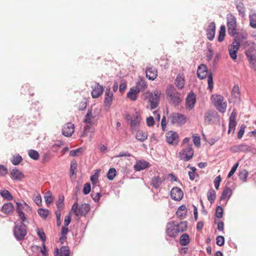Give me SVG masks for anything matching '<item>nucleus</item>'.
I'll use <instances>...</instances> for the list:
<instances>
[{
  "label": "nucleus",
  "mask_w": 256,
  "mask_h": 256,
  "mask_svg": "<svg viewBox=\"0 0 256 256\" xmlns=\"http://www.w3.org/2000/svg\"><path fill=\"white\" fill-rule=\"evenodd\" d=\"M36 231V234L39 237L40 239L42 242V243H44L46 240V237L43 229H40L38 228H37Z\"/></svg>",
  "instance_id": "49"
},
{
  "label": "nucleus",
  "mask_w": 256,
  "mask_h": 256,
  "mask_svg": "<svg viewBox=\"0 0 256 256\" xmlns=\"http://www.w3.org/2000/svg\"><path fill=\"white\" fill-rule=\"evenodd\" d=\"M226 35V27L222 25L220 27V30L218 33V40L220 42L224 40Z\"/></svg>",
  "instance_id": "40"
},
{
  "label": "nucleus",
  "mask_w": 256,
  "mask_h": 256,
  "mask_svg": "<svg viewBox=\"0 0 256 256\" xmlns=\"http://www.w3.org/2000/svg\"><path fill=\"white\" fill-rule=\"evenodd\" d=\"M250 64H251L252 68L256 70V58L255 54L252 56V58H248Z\"/></svg>",
  "instance_id": "59"
},
{
  "label": "nucleus",
  "mask_w": 256,
  "mask_h": 256,
  "mask_svg": "<svg viewBox=\"0 0 256 256\" xmlns=\"http://www.w3.org/2000/svg\"><path fill=\"white\" fill-rule=\"evenodd\" d=\"M90 184L89 183L85 184L82 189L84 194L85 195L88 194L90 192Z\"/></svg>",
  "instance_id": "63"
},
{
  "label": "nucleus",
  "mask_w": 256,
  "mask_h": 256,
  "mask_svg": "<svg viewBox=\"0 0 256 256\" xmlns=\"http://www.w3.org/2000/svg\"><path fill=\"white\" fill-rule=\"evenodd\" d=\"M166 142L170 145L176 146L179 142V137L177 132L170 131L166 134Z\"/></svg>",
  "instance_id": "6"
},
{
  "label": "nucleus",
  "mask_w": 256,
  "mask_h": 256,
  "mask_svg": "<svg viewBox=\"0 0 256 256\" xmlns=\"http://www.w3.org/2000/svg\"><path fill=\"white\" fill-rule=\"evenodd\" d=\"M166 93L167 98L174 96L175 94H179L176 88L172 85H170L167 87Z\"/></svg>",
  "instance_id": "30"
},
{
  "label": "nucleus",
  "mask_w": 256,
  "mask_h": 256,
  "mask_svg": "<svg viewBox=\"0 0 256 256\" xmlns=\"http://www.w3.org/2000/svg\"><path fill=\"white\" fill-rule=\"evenodd\" d=\"M251 147L245 144H240L236 146V150L234 152H250L251 150Z\"/></svg>",
  "instance_id": "29"
},
{
  "label": "nucleus",
  "mask_w": 256,
  "mask_h": 256,
  "mask_svg": "<svg viewBox=\"0 0 256 256\" xmlns=\"http://www.w3.org/2000/svg\"><path fill=\"white\" fill-rule=\"evenodd\" d=\"M208 200L212 204L214 202L216 198V192L213 189L210 190L207 193Z\"/></svg>",
  "instance_id": "36"
},
{
  "label": "nucleus",
  "mask_w": 256,
  "mask_h": 256,
  "mask_svg": "<svg viewBox=\"0 0 256 256\" xmlns=\"http://www.w3.org/2000/svg\"><path fill=\"white\" fill-rule=\"evenodd\" d=\"M232 194V190L229 187H226L222 192L220 200H222L226 199L228 200Z\"/></svg>",
  "instance_id": "28"
},
{
  "label": "nucleus",
  "mask_w": 256,
  "mask_h": 256,
  "mask_svg": "<svg viewBox=\"0 0 256 256\" xmlns=\"http://www.w3.org/2000/svg\"><path fill=\"white\" fill-rule=\"evenodd\" d=\"M242 1L243 0H235L234 4L239 14L242 17H244L245 16L246 9Z\"/></svg>",
  "instance_id": "22"
},
{
  "label": "nucleus",
  "mask_w": 256,
  "mask_h": 256,
  "mask_svg": "<svg viewBox=\"0 0 256 256\" xmlns=\"http://www.w3.org/2000/svg\"><path fill=\"white\" fill-rule=\"evenodd\" d=\"M190 242V237L188 234H184L180 238V243L182 246H186L189 244Z\"/></svg>",
  "instance_id": "33"
},
{
  "label": "nucleus",
  "mask_w": 256,
  "mask_h": 256,
  "mask_svg": "<svg viewBox=\"0 0 256 256\" xmlns=\"http://www.w3.org/2000/svg\"><path fill=\"white\" fill-rule=\"evenodd\" d=\"M22 160V157L19 154H16L12 156L11 162L14 166H17L21 162Z\"/></svg>",
  "instance_id": "43"
},
{
  "label": "nucleus",
  "mask_w": 256,
  "mask_h": 256,
  "mask_svg": "<svg viewBox=\"0 0 256 256\" xmlns=\"http://www.w3.org/2000/svg\"><path fill=\"white\" fill-rule=\"evenodd\" d=\"M136 134V138L141 142H144L148 138L147 134L141 130H138Z\"/></svg>",
  "instance_id": "31"
},
{
  "label": "nucleus",
  "mask_w": 256,
  "mask_h": 256,
  "mask_svg": "<svg viewBox=\"0 0 256 256\" xmlns=\"http://www.w3.org/2000/svg\"><path fill=\"white\" fill-rule=\"evenodd\" d=\"M56 204L58 208V211L60 212L64 208V196H60L58 200H57V202H56Z\"/></svg>",
  "instance_id": "52"
},
{
  "label": "nucleus",
  "mask_w": 256,
  "mask_h": 256,
  "mask_svg": "<svg viewBox=\"0 0 256 256\" xmlns=\"http://www.w3.org/2000/svg\"><path fill=\"white\" fill-rule=\"evenodd\" d=\"M12 179L15 180H20L24 178V174L18 169L14 168L10 172Z\"/></svg>",
  "instance_id": "25"
},
{
  "label": "nucleus",
  "mask_w": 256,
  "mask_h": 256,
  "mask_svg": "<svg viewBox=\"0 0 256 256\" xmlns=\"http://www.w3.org/2000/svg\"><path fill=\"white\" fill-rule=\"evenodd\" d=\"M249 20H250V26L254 28H256V14L255 13L250 14L249 16Z\"/></svg>",
  "instance_id": "46"
},
{
  "label": "nucleus",
  "mask_w": 256,
  "mask_h": 256,
  "mask_svg": "<svg viewBox=\"0 0 256 256\" xmlns=\"http://www.w3.org/2000/svg\"><path fill=\"white\" fill-rule=\"evenodd\" d=\"M148 94L149 96L148 102L150 103V109H155L158 106V102L160 96V92L156 90L154 92H150Z\"/></svg>",
  "instance_id": "9"
},
{
  "label": "nucleus",
  "mask_w": 256,
  "mask_h": 256,
  "mask_svg": "<svg viewBox=\"0 0 256 256\" xmlns=\"http://www.w3.org/2000/svg\"><path fill=\"white\" fill-rule=\"evenodd\" d=\"M186 207L184 205H182L178 207L176 214L178 218H182L186 215Z\"/></svg>",
  "instance_id": "32"
},
{
  "label": "nucleus",
  "mask_w": 256,
  "mask_h": 256,
  "mask_svg": "<svg viewBox=\"0 0 256 256\" xmlns=\"http://www.w3.org/2000/svg\"><path fill=\"white\" fill-rule=\"evenodd\" d=\"M0 194L4 198L8 200H12L13 199V196L10 192L6 190H0Z\"/></svg>",
  "instance_id": "39"
},
{
  "label": "nucleus",
  "mask_w": 256,
  "mask_h": 256,
  "mask_svg": "<svg viewBox=\"0 0 256 256\" xmlns=\"http://www.w3.org/2000/svg\"><path fill=\"white\" fill-rule=\"evenodd\" d=\"M166 178L164 176H154L151 179L150 184L155 189H158L164 182Z\"/></svg>",
  "instance_id": "13"
},
{
  "label": "nucleus",
  "mask_w": 256,
  "mask_h": 256,
  "mask_svg": "<svg viewBox=\"0 0 256 256\" xmlns=\"http://www.w3.org/2000/svg\"><path fill=\"white\" fill-rule=\"evenodd\" d=\"M116 170L114 168H110L107 173V178L110 180H113L116 176Z\"/></svg>",
  "instance_id": "48"
},
{
  "label": "nucleus",
  "mask_w": 256,
  "mask_h": 256,
  "mask_svg": "<svg viewBox=\"0 0 256 256\" xmlns=\"http://www.w3.org/2000/svg\"><path fill=\"white\" fill-rule=\"evenodd\" d=\"M207 38L212 41L214 40L216 33V24L214 22H211L209 24L206 30Z\"/></svg>",
  "instance_id": "15"
},
{
  "label": "nucleus",
  "mask_w": 256,
  "mask_h": 256,
  "mask_svg": "<svg viewBox=\"0 0 256 256\" xmlns=\"http://www.w3.org/2000/svg\"><path fill=\"white\" fill-rule=\"evenodd\" d=\"M147 87V84L146 82L143 79L140 78L138 82H136V88L138 90H140V92L144 90Z\"/></svg>",
  "instance_id": "42"
},
{
  "label": "nucleus",
  "mask_w": 256,
  "mask_h": 256,
  "mask_svg": "<svg viewBox=\"0 0 256 256\" xmlns=\"http://www.w3.org/2000/svg\"><path fill=\"white\" fill-rule=\"evenodd\" d=\"M20 222L15 223L14 228V234L16 240L18 241L23 240L27 234V227L24 223Z\"/></svg>",
  "instance_id": "2"
},
{
  "label": "nucleus",
  "mask_w": 256,
  "mask_h": 256,
  "mask_svg": "<svg viewBox=\"0 0 256 256\" xmlns=\"http://www.w3.org/2000/svg\"><path fill=\"white\" fill-rule=\"evenodd\" d=\"M248 175V172L246 170H242L239 172L238 177L240 180L246 182Z\"/></svg>",
  "instance_id": "45"
},
{
  "label": "nucleus",
  "mask_w": 256,
  "mask_h": 256,
  "mask_svg": "<svg viewBox=\"0 0 256 256\" xmlns=\"http://www.w3.org/2000/svg\"><path fill=\"white\" fill-rule=\"evenodd\" d=\"M49 210H48L40 208L38 210V214L43 218H46L48 217Z\"/></svg>",
  "instance_id": "53"
},
{
  "label": "nucleus",
  "mask_w": 256,
  "mask_h": 256,
  "mask_svg": "<svg viewBox=\"0 0 256 256\" xmlns=\"http://www.w3.org/2000/svg\"><path fill=\"white\" fill-rule=\"evenodd\" d=\"M110 90V87L108 86L106 87L105 92L104 105L106 107L108 108H109L111 106L113 100V94Z\"/></svg>",
  "instance_id": "14"
},
{
  "label": "nucleus",
  "mask_w": 256,
  "mask_h": 256,
  "mask_svg": "<svg viewBox=\"0 0 256 256\" xmlns=\"http://www.w3.org/2000/svg\"><path fill=\"white\" fill-rule=\"evenodd\" d=\"M212 100L214 106H216L219 104L224 102V97L220 95H216L212 96Z\"/></svg>",
  "instance_id": "41"
},
{
  "label": "nucleus",
  "mask_w": 256,
  "mask_h": 256,
  "mask_svg": "<svg viewBox=\"0 0 256 256\" xmlns=\"http://www.w3.org/2000/svg\"><path fill=\"white\" fill-rule=\"evenodd\" d=\"M100 112L101 109L98 107L94 109H92V107L89 108L84 116V122L90 126L93 125L98 119Z\"/></svg>",
  "instance_id": "1"
},
{
  "label": "nucleus",
  "mask_w": 256,
  "mask_h": 256,
  "mask_svg": "<svg viewBox=\"0 0 256 256\" xmlns=\"http://www.w3.org/2000/svg\"><path fill=\"white\" fill-rule=\"evenodd\" d=\"M28 154L30 158L34 160H38L40 158L38 152L32 149L28 150Z\"/></svg>",
  "instance_id": "37"
},
{
  "label": "nucleus",
  "mask_w": 256,
  "mask_h": 256,
  "mask_svg": "<svg viewBox=\"0 0 256 256\" xmlns=\"http://www.w3.org/2000/svg\"><path fill=\"white\" fill-rule=\"evenodd\" d=\"M139 92L140 90H138L136 87L131 88L127 94V97L132 100H136L137 99V94Z\"/></svg>",
  "instance_id": "26"
},
{
  "label": "nucleus",
  "mask_w": 256,
  "mask_h": 256,
  "mask_svg": "<svg viewBox=\"0 0 256 256\" xmlns=\"http://www.w3.org/2000/svg\"><path fill=\"white\" fill-rule=\"evenodd\" d=\"M216 244L219 246H222L224 244V238L222 236H218L216 238Z\"/></svg>",
  "instance_id": "64"
},
{
  "label": "nucleus",
  "mask_w": 256,
  "mask_h": 256,
  "mask_svg": "<svg viewBox=\"0 0 256 256\" xmlns=\"http://www.w3.org/2000/svg\"><path fill=\"white\" fill-rule=\"evenodd\" d=\"M216 108L221 113H224L226 111V104L225 102H222L215 106Z\"/></svg>",
  "instance_id": "50"
},
{
  "label": "nucleus",
  "mask_w": 256,
  "mask_h": 256,
  "mask_svg": "<svg viewBox=\"0 0 256 256\" xmlns=\"http://www.w3.org/2000/svg\"><path fill=\"white\" fill-rule=\"evenodd\" d=\"M78 164L76 160H72L70 162V173L71 175H76Z\"/></svg>",
  "instance_id": "51"
},
{
  "label": "nucleus",
  "mask_w": 256,
  "mask_h": 256,
  "mask_svg": "<svg viewBox=\"0 0 256 256\" xmlns=\"http://www.w3.org/2000/svg\"><path fill=\"white\" fill-rule=\"evenodd\" d=\"M196 102V95L193 92L189 93L186 98V107L189 110H192Z\"/></svg>",
  "instance_id": "12"
},
{
  "label": "nucleus",
  "mask_w": 256,
  "mask_h": 256,
  "mask_svg": "<svg viewBox=\"0 0 256 256\" xmlns=\"http://www.w3.org/2000/svg\"><path fill=\"white\" fill-rule=\"evenodd\" d=\"M98 172L99 170H97L96 172L90 176V180L93 185L96 184L98 182Z\"/></svg>",
  "instance_id": "61"
},
{
  "label": "nucleus",
  "mask_w": 256,
  "mask_h": 256,
  "mask_svg": "<svg viewBox=\"0 0 256 256\" xmlns=\"http://www.w3.org/2000/svg\"><path fill=\"white\" fill-rule=\"evenodd\" d=\"M239 165L238 162H236L234 165L232 166L231 168L230 172L228 174V178H230L236 172L238 166Z\"/></svg>",
  "instance_id": "62"
},
{
  "label": "nucleus",
  "mask_w": 256,
  "mask_h": 256,
  "mask_svg": "<svg viewBox=\"0 0 256 256\" xmlns=\"http://www.w3.org/2000/svg\"><path fill=\"white\" fill-rule=\"evenodd\" d=\"M194 154L192 144H188L179 152L178 158L184 162H188L193 158Z\"/></svg>",
  "instance_id": "5"
},
{
  "label": "nucleus",
  "mask_w": 256,
  "mask_h": 256,
  "mask_svg": "<svg viewBox=\"0 0 256 256\" xmlns=\"http://www.w3.org/2000/svg\"><path fill=\"white\" fill-rule=\"evenodd\" d=\"M166 233L169 237L172 238H176L179 233L178 230H177L176 226L173 222H168L167 224Z\"/></svg>",
  "instance_id": "10"
},
{
  "label": "nucleus",
  "mask_w": 256,
  "mask_h": 256,
  "mask_svg": "<svg viewBox=\"0 0 256 256\" xmlns=\"http://www.w3.org/2000/svg\"><path fill=\"white\" fill-rule=\"evenodd\" d=\"M141 119L140 114L136 112V114L133 116V118L129 122L132 134L135 133L138 130L140 126Z\"/></svg>",
  "instance_id": "7"
},
{
  "label": "nucleus",
  "mask_w": 256,
  "mask_h": 256,
  "mask_svg": "<svg viewBox=\"0 0 256 256\" xmlns=\"http://www.w3.org/2000/svg\"><path fill=\"white\" fill-rule=\"evenodd\" d=\"M103 92L104 87L100 86L99 83L96 82L95 86L92 88L91 94L93 98H98L101 96Z\"/></svg>",
  "instance_id": "17"
},
{
  "label": "nucleus",
  "mask_w": 256,
  "mask_h": 256,
  "mask_svg": "<svg viewBox=\"0 0 256 256\" xmlns=\"http://www.w3.org/2000/svg\"><path fill=\"white\" fill-rule=\"evenodd\" d=\"M171 198L176 201L180 200L184 196L183 192L178 187L173 188L170 192Z\"/></svg>",
  "instance_id": "11"
},
{
  "label": "nucleus",
  "mask_w": 256,
  "mask_h": 256,
  "mask_svg": "<svg viewBox=\"0 0 256 256\" xmlns=\"http://www.w3.org/2000/svg\"><path fill=\"white\" fill-rule=\"evenodd\" d=\"M208 76V88L210 90L213 88V78L212 73H209Z\"/></svg>",
  "instance_id": "60"
},
{
  "label": "nucleus",
  "mask_w": 256,
  "mask_h": 256,
  "mask_svg": "<svg viewBox=\"0 0 256 256\" xmlns=\"http://www.w3.org/2000/svg\"><path fill=\"white\" fill-rule=\"evenodd\" d=\"M226 18L228 33L230 36H234L236 34V19L232 14H228Z\"/></svg>",
  "instance_id": "4"
},
{
  "label": "nucleus",
  "mask_w": 256,
  "mask_h": 256,
  "mask_svg": "<svg viewBox=\"0 0 256 256\" xmlns=\"http://www.w3.org/2000/svg\"><path fill=\"white\" fill-rule=\"evenodd\" d=\"M175 225L176 226L177 230H178V232H182L187 228V222L186 221L181 222L178 224Z\"/></svg>",
  "instance_id": "44"
},
{
  "label": "nucleus",
  "mask_w": 256,
  "mask_h": 256,
  "mask_svg": "<svg viewBox=\"0 0 256 256\" xmlns=\"http://www.w3.org/2000/svg\"><path fill=\"white\" fill-rule=\"evenodd\" d=\"M224 214V210L220 206H218L216 207V210L215 216L216 218H222Z\"/></svg>",
  "instance_id": "54"
},
{
  "label": "nucleus",
  "mask_w": 256,
  "mask_h": 256,
  "mask_svg": "<svg viewBox=\"0 0 256 256\" xmlns=\"http://www.w3.org/2000/svg\"><path fill=\"white\" fill-rule=\"evenodd\" d=\"M240 48V46H239L238 44H232L228 46V50L230 56L234 61L237 59V53Z\"/></svg>",
  "instance_id": "16"
},
{
  "label": "nucleus",
  "mask_w": 256,
  "mask_h": 256,
  "mask_svg": "<svg viewBox=\"0 0 256 256\" xmlns=\"http://www.w3.org/2000/svg\"><path fill=\"white\" fill-rule=\"evenodd\" d=\"M90 207L89 204L84 203L78 206L77 202H76L72 206L71 210L77 216H86L90 210Z\"/></svg>",
  "instance_id": "3"
},
{
  "label": "nucleus",
  "mask_w": 256,
  "mask_h": 256,
  "mask_svg": "<svg viewBox=\"0 0 256 256\" xmlns=\"http://www.w3.org/2000/svg\"><path fill=\"white\" fill-rule=\"evenodd\" d=\"M172 124H178L180 125L184 124L186 122V116L180 113H173L169 117Z\"/></svg>",
  "instance_id": "8"
},
{
  "label": "nucleus",
  "mask_w": 256,
  "mask_h": 256,
  "mask_svg": "<svg viewBox=\"0 0 256 256\" xmlns=\"http://www.w3.org/2000/svg\"><path fill=\"white\" fill-rule=\"evenodd\" d=\"M16 212L18 214V216L20 217V219L22 220L21 222H28V220H27L26 217L24 216V212H22V210H20V208H16Z\"/></svg>",
  "instance_id": "57"
},
{
  "label": "nucleus",
  "mask_w": 256,
  "mask_h": 256,
  "mask_svg": "<svg viewBox=\"0 0 256 256\" xmlns=\"http://www.w3.org/2000/svg\"><path fill=\"white\" fill-rule=\"evenodd\" d=\"M16 212L18 214V216L20 217V219L22 220L21 222H28V220H27L26 217L24 216V212H22V210H20V208H16Z\"/></svg>",
  "instance_id": "58"
},
{
  "label": "nucleus",
  "mask_w": 256,
  "mask_h": 256,
  "mask_svg": "<svg viewBox=\"0 0 256 256\" xmlns=\"http://www.w3.org/2000/svg\"><path fill=\"white\" fill-rule=\"evenodd\" d=\"M214 117L213 113L210 111L206 112L204 116V122L206 124H212V118Z\"/></svg>",
  "instance_id": "35"
},
{
  "label": "nucleus",
  "mask_w": 256,
  "mask_h": 256,
  "mask_svg": "<svg viewBox=\"0 0 256 256\" xmlns=\"http://www.w3.org/2000/svg\"><path fill=\"white\" fill-rule=\"evenodd\" d=\"M150 163L144 160H140L136 162L134 166V169L136 171H140L148 168Z\"/></svg>",
  "instance_id": "23"
},
{
  "label": "nucleus",
  "mask_w": 256,
  "mask_h": 256,
  "mask_svg": "<svg viewBox=\"0 0 256 256\" xmlns=\"http://www.w3.org/2000/svg\"><path fill=\"white\" fill-rule=\"evenodd\" d=\"M52 158V154L50 152H46L42 156L41 162L43 164L48 162Z\"/></svg>",
  "instance_id": "47"
},
{
  "label": "nucleus",
  "mask_w": 256,
  "mask_h": 256,
  "mask_svg": "<svg viewBox=\"0 0 256 256\" xmlns=\"http://www.w3.org/2000/svg\"><path fill=\"white\" fill-rule=\"evenodd\" d=\"M236 120H232L230 118V120H229V124H228V133L230 134L232 130L234 132L236 128Z\"/></svg>",
  "instance_id": "56"
},
{
  "label": "nucleus",
  "mask_w": 256,
  "mask_h": 256,
  "mask_svg": "<svg viewBox=\"0 0 256 256\" xmlns=\"http://www.w3.org/2000/svg\"><path fill=\"white\" fill-rule=\"evenodd\" d=\"M244 39H246V36L243 34L241 33H236V35L235 36L232 44H238L239 46H240V44L243 42L244 40Z\"/></svg>",
  "instance_id": "34"
},
{
  "label": "nucleus",
  "mask_w": 256,
  "mask_h": 256,
  "mask_svg": "<svg viewBox=\"0 0 256 256\" xmlns=\"http://www.w3.org/2000/svg\"><path fill=\"white\" fill-rule=\"evenodd\" d=\"M174 84L179 90H182L185 84V78L183 74L179 73L177 74L174 80Z\"/></svg>",
  "instance_id": "19"
},
{
  "label": "nucleus",
  "mask_w": 256,
  "mask_h": 256,
  "mask_svg": "<svg viewBox=\"0 0 256 256\" xmlns=\"http://www.w3.org/2000/svg\"><path fill=\"white\" fill-rule=\"evenodd\" d=\"M60 253L58 250L56 248L54 252L56 255L58 256H70V250L68 246H62L60 250Z\"/></svg>",
  "instance_id": "27"
},
{
  "label": "nucleus",
  "mask_w": 256,
  "mask_h": 256,
  "mask_svg": "<svg viewBox=\"0 0 256 256\" xmlns=\"http://www.w3.org/2000/svg\"><path fill=\"white\" fill-rule=\"evenodd\" d=\"M208 72L206 66L203 64H201L198 67L197 70V76L200 80L206 78L208 76Z\"/></svg>",
  "instance_id": "20"
},
{
  "label": "nucleus",
  "mask_w": 256,
  "mask_h": 256,
  "mask_svg": "<svg viewBox=\"0 0 256 256\" xmlns=\"http://www.w3.org/2000/svg\"><path fill=\"white\" fill-rule=\"evenodd\" d=\"M14 206L11 202L4 204L1 208L2 212L8 215L12 214L14 212Z\"/></svg>",
  "instance_id": "24"
},
{
  "label": "nucleus",
  "mask_w": 256,
  "mask_h": 256,
  "mask_svg": "<svg viewBox=\"0 0 256 256\" xmlns=\"http://www.w3.org/2000/svg\"><path fill=\"white\" fill-rule=\"evenodd\" d=\"M157 70L154 67L147 68L146 70V74L148 80H154L158 76Z\"/></svg>",
  "instance_id": "21"
},
{
  "label": "nucleus",
  "mask_w": 256,
  "mask_h": 256,
  "mask_svg": "<svg viewBox=\"0 0 256 256\" xmlns=\"http://www.w3.org/2000/svg\"><path fill=\"white\" fill-rule=\"evenodd\" d=\"M167 98L171 104H173L175 106L178 105L181 101V99L178 96V94H175L174 96H170Z\"/></svg>",
  "instance_id": "38"
},
{
  "label": "nucleus",
  "mask_w": 256,
  "mask_h": 256,
  "mask_svg": "<svg viewBox=\"0 0 256 256\" xmlns=\"http://www.w3.org/2000/svg\"><path fill=\"white\" fill-rule=\"evenodd\" d=\"M74 126L71 122H68L65 124L62 129V134L64 136H70L74 132Z\"/></svg>",
  "instance_id": "18"
},
{
  "label": "nucleus",
  "mask_w": 256,
  "mask_h": 256,
  "mask_svg": "<svg viewBox=\"0 0 256 256\" xmlns=\"http://www.w3.org/2000/svg\"><path fill=\"white\" fill-rule=\"evenodd\" d=\"M213 55H214V51L212 50L211 44H210L208 46V52L206 53V60L208 61H210L212 59V58L213 57Z\"/></svg>",
  "instance_id": "55"
}]
</instances>
